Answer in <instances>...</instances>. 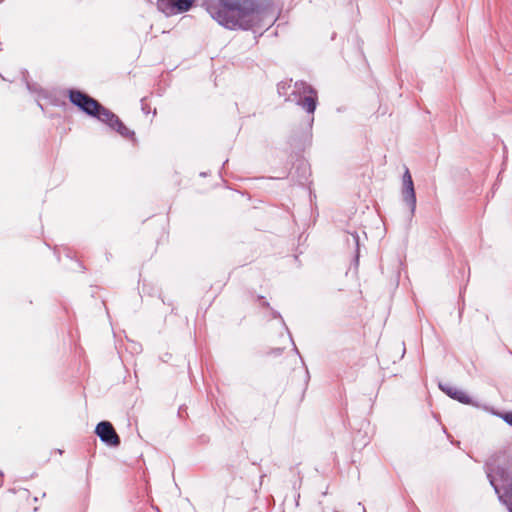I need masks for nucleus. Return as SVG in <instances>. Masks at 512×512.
Segmentation results:
<instances>
[{
    "label": "nucleus",
    "instance_id": "f257e3e1",
    "mask_svg": "<svg viewBox=\"0 0 512 512\" xmlns=\"http://www.w3.org/2000/svg\"><path fill=\"white\" fill-rule=\"evenodd\" d=\"M205 5L209 15L229 30H250L259 26L265 16L258 0H209Z\"/></svg>",
    "mask_w": 512,
    "mask_h": 512
},
{
    "label": "nucleus",
    "instance_id": "f03ea898",
    "mask_svg": "<svg viewBox=\"0 0 512 512\" xmlns=\"http://www.w3.org/2000/svg\"><path fill=\"white\" fill-rule=\"evenodd\" d=\"M490 484L493 486L499 500L512 512V478L506 468L496 466L487 474Z\"/></svg>",
    "mask_w": 512,
    "mask_h": 512
},
{
    "label": "nucleus",
    "instance_id": "7ed1b4c3",
    "mask_svg": "<svg viewBox=\"0 0 512 512\" xmlns=\"http://www.w3.org/2000/svg\"><path fill=\"white\" fill-rule=\"evenodd\" d=\"M294 88L293 93L298 97L297 105L302 107L307 113L314 114L318 102L317 91L305 81H297Z\"/></svg>",
    "mask_w": 512,
    "mask_h": 512
},
{
    "label": "nucleus",
    "instance_id": "20e7f679",
    "mask_svg": "<svg viewBox=\"0 0 512 512\" xmlns=\"http://www.w3.org/2000/svg\"><path fill=\"white\" fill-rule=\"evenodd\" d=\"M69 100L89 116L97 115L101 105L97 100L79 90H70Z\"/></svg>",
    "mask_w": 512,
    "mask_h": 512
},
{
    "label": "nucleus",
    "instance_id": "39448f33",
    "mask_svg": "<svg viewBox=\"0 0 512 512\" xmlns=\"http://www.w3.org/2000/svg\"><path fill=\"white\" fill-rule=\"evenodd\" d=\"M196 0H157V8L167 16L189 11Z\"/></svg>",
    "mask_w": 512,
    "mask_h": 512
},
{
    "label": "nucleus",
    "instance_id": "423d86ee",
    "mask_svg": "<svg viewBox=\"0 0 512 512\" xmlns=\"http://www.w3.org/2000/svg\"><path fill=\"white\" fill-rule=\"evenodd\" d=\"M402 198L403 201L409 206L411 215H414L416 209V193L414 183L409 169L406 168L402 177Z\"/></svg>",
    "mask_w": 512,
    "mask_h": 512
},
{
    "label": "nucleus",
    "instance_id": "0eeeda50",
    "mask_svg": "<svg viewBox=\"0 0 512 512\" xmlns=\"http://www.w3.org/2000/svg\"><path fill=\"white\" fill-rule=\"evenodd\" d=\"M95 433L100 440L108 446L118 447L120 445V437L116 433L113 425L108 421L98 423Z\"/></svg>",
    "mask_w": 512,
    "mask_h": 512
},
{
    "label": "nucleus",
    "instance_id": "6e6552de",
    "mask_svg": "<svg viewBox=\"0 0 512 512\" xmlns=\"http://www.w3.org/2000/svg\"><path fill=\"white\" fill-rule=\"evenodd\" d=\"M112 130L117 132L123 138L132 141L133 143L137 142L135 132L129 129L119 117L114 119L113 125L110 127Z\"/></svg>",
    "mask_w": 512,
    "mask_h": 512
},
{
    "label": "nucleus",
    "instance_id": "1a4fd4ad",
    "mask_svg": "<svg viewBox=\"0 0 512 512\" xmlns=\"http://www.w3.org/2000/svg\"><path fill=\"white\" fill-rule=\"evenodd\" d=\"M439 387L448 396L459 401L460 403H463V404L471 403V398L464 391L458 390L457 388L452 387L450 385L440 384Z\"/></svg>",
    "mask_w": 512,
    "mask_h": 512
},
{
    "label": "nucleus",
    "instance_id": "9d476101",
    "mask_svg": "<svg viewBox=\"0 0 512 512\" xmlns=\"http://www.w3.org/2000/svg\"><path fill=\"white\" fill-rule=\"evenodd\" d=\"M92 117L97 118L99 121L111 127L113 125L114 119L118 116L108 108L100 105L99 112H97V115H93Z\"/></svg>",
    "mask_w": 512,
    "mask_h": 512
},
{
    "label": "nucleus",
    "instance_id": "9b49d317",
    "mask_svg": "<svg viewBox=\"0 0 512 512\" xmlns=\"http://www.w3.org/2000/svg\"><path fill=\"white\" fill-rule=\"evenodd\" d=\"M141 108H142V111L145 113V114H149L151 112V108L150 106L145 102V99L143 98L141 100Z\"/></svg>",
    "mask_w": 512,
    "mask_h": 512
},
{
    "label": "nucleus",
    "instance_id": "f8f14e48",
    "mask_svg": "<svg viewBox=\"0 0 512 512\" xmlns=\"http://www.w3.org/2000/svg\"><path fill=\"white\" fill-rule=\"evenodd\" d=\"M503 420L512 426V412H507L502 415Z\"/></svg>",
    "mask_w": 512,
    "mask_h": 512
},
{
    "label": "nucleus",
    "instance_id": "ddd939ff",
    "mask_svg": "<svg viewBox=\"0 0 512 512\" xmlns=\"http://www.w3.org/2000/svg\"><path fill=\"white\" fill-rule=\"evenodd\" d=\"M352 236H353V238H354V241H355V243H356V246L358 247V246H359V237H358V235H357V234H353Z\"/></svg>",
    "mask_w": 512,
    "mask_h": 512
}]
</instances>
